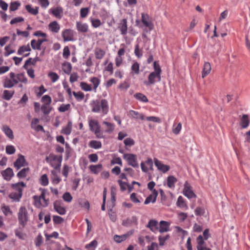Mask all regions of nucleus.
<instances>
[{"mask_svg": "<svg viewBox=\"0 0 250 250\" xmlns=\"http://www.w3.org/2000/svg\"><path fill=\"white\" fill-rule=\"evenodd\" d=\"M90 106L92 107V112L95 113L101 111L104 115H105L109 110L108 103L106 99L93 100L91 102Z\"/></svg>", "mask_w": 250, "mask_h": 250, "instance_id": "obj_1", "label": "nucleus"}, {"mask_svg": "<svg viewBox=\"0 0 250 250\" xmlns=\"http://www.w3.org/2000/svg\"><path fill=\"white\" fill-rule=\"evenodd\" d=\"M18 217L19 224L23 228L28 221V212L24 207H21L18 213Z\"/></svg>", "mask_w": 250, "mask_h": 250, "instance_id": "obj_2", "label": "nucleus"}, {"mask_svg": "<svg viewBox=\"0 0 250 250\" xmlns=\"http://www.w3.org/2000/svg\"><path fill=\"white\" fill-rule=\"evenodd\" d=\"M123 158L126 160L128 165L134 168L139 167L136 155L132 153H126L123 155Z\"/></svg>", "mask_w": 250, "mask_h": 250, "instance_id": "obj_3", "label": "nucleus"}, {"mask_svg": "<svg viewBox=\"0 0 250 250\" xmlns=\"http://www.w3.org/2000/svg\"><path fill=\"white\" fill-rule=\"evenodd\" d=\"M161 80V75H158L154 72H151L148 75V81L144 82L146 86L154 84L156 81L160 82Z\"/></svg>", "mask_w": 250, "mask_h": 250, "instance_id": "obj_4", "label": "nucleus"}, {"mask_svg": "<svg viewBox=\"0 0 250 250\" xmlns=\"http://www.w3.org/2000/svg\"><path fill=\"white\" fill-rule=\"evenodd\" d=\"M27 165H28V163L26 161L24 156L19 154L18 158L14 163V167L17 169V170H19L21 167H25Z\"/></svg>", "mask_w": 250, "mask_h": 250, "instance_id": "obj_5", "label": "nucleus"}, {"mask_svg": "<svg viewBox=\"0 0 250 250\" xmlns=\"http://www.w3.org/2000/svg\"><path fill=\"white\" fill-rule=\"evenodd\" d=\"M89 126L91 131H94L95 134L98 138H101V137L99 135V133L100 132V126L98 121L94 120H90L89 122Z\"/></svg>", "mask_w": 250, "mask_h": 250, "instance_id": "obj_6", "label": "nucleus"}, {"mask_svg": "<svg viewBox=\"0 0 250 250\" xmlns=\"http://www.w3.org/2000/svg\"><path fill=\"white\" fill-rule=\"evenodd\" d=\"M138 219L136 216H133L131 217H128L126 219L122 221V225L125 227H129L132 225H137Z\"/></svg>", "mask_w": 250, "mask_h": 250, "instance_id": "obj_7", "label": "nucleus"}, {"mask_svg": "<svg viewBox=\"0 0 250 250\" xmlns=\"http://www.w3.org/2000/svg\"><path fill=\"white\" fill-rule=\"evenodd\" d=\"M183 193L184 195L189 199L196 197V194L191 190L190 186L188 184L187 182H186L184 185Z\"/></svg>", "mask_w": 250, "mask_h": 250, "instance_id": "obj_8", "label": "nucleus"}, {"mask_svg": "<svg viewBox=\"0 0 250 250\" xmlns=\"http://www.w3.org/2000/svg\"><path fill=\"white\" fill-rule=\"evenodd\" d=\"M154 164L158 169L163 173H166L170 169V167L168 165H164L157 158L154 159Z\"/></svg>", "mask_w": 250, "mask_h": 250, "instance_id": "obj_9", "label": "nucleus"}, {"mask_svg": "<svg viewBox=\"0 0 250 250\" xmlns=\"http://www.w3.org/2000/svg\"><path fill=\"white\" fill-rule=\"evenodd\" d=\"M56 159L54 160L50 161V164L56 170H60L61 168V163L62 160V155H56Z\"/></svg>", "mask_w": 250, "mask_h": 250, "instance_id": "obj_10", "label": "nucleus"}, {"mask_svg": "<svg viewBox=\"0 0 250 250\" xmlns=\"http://www.w3.org/2000/svg\"><path fill=\"white\" fill-rule=\"evenodd\" d=\"M62 204L61 200H56L54 203V208L60 215H64L66 213V209L64 207H62Z\"/></svg>", "mask_w": 250, "mask_h": 250, "instance_id": "obj_11", "label": "nucleus"}, {"mask_svg": "<svg viewBox=\"0 0 250 250\" xmlns=\"http://www.w3.org/2000/svg\"><path fill=\"white\" fill-rule=\"evenodd\" d=\"M47 41L46 39H39L37 41L34 39L31 41V46L33 49L40 50L42 43Z\"/></svg>", "mask_w": 250, "mask_h": 250, "instance_id": "obj_12", "label": "nucleus"}, {"mask_svg": "<svg viewBox=\"0 0 250 250\" xmlns=\"http://www.w3.org/2000/svg\"><path fill=\"white\" fill-rule=\"evenodd\" d=\"M1 174L3 178L7 181H10L14 175L13 169L10 167H8L1 171Z\"/></svg>", "mask_w": 250, "mask_h": 250, "instance_id": "obj_13", "label": "nucleus"}, {"mask_svg": "<svg viewBox=\"0 0 250 250\" xmlns=\"http://www.w3.org/2000/svg\"><path fill=\"white\" fill-rule=\"evenodd\" d=\"M62 36L64 42L73 41V32L71 29H65L62 33Z\"/></svg>", "mask_w": 250, "mask_h": 250, "instance_id": "obj_14", "label": "nucleus"}, {"mask_svg": "<svg viewBox=\"0 0 250 250\" xmlns=\"http://www.w3.org/2000/svg\"><path fill=\"white\" fill-rule=\"evenodd\" d=\"M118 28L121 31L122 35H126L127 31V21L125 19H124L119 23Z\"/></svg>", "mask_w": 250, "mask_h": 250, "instance_id": "obj_15", "label": "nucleus"}, {"mask_svg": "<svg viewBox=\"0 0 250 250\" xmlns=\"http://www.w3.org/2000/svg\"><path fill=\"white\" fill-rule=\"evenodd\" d=\"M115 202H116V194L114 192L111 191L110 200L108 201V202H107V204H108L107 208H108L109 211H111L112 210V208L115 206Z\"/></svg>", "mask_w": 250, "mask_h": 250, "instance_id": "obj_16", "label": "nucleus"}, {"mask_svg": "<svg viewBox=\"0 0 250 250\" xmlns=\"http://www.w3.org/2000/svg\"><path fill=\"white\" fill-rule=\"evenodd\" d=\"M21 186L22 187H26V184L23 182H20L17 183L12 184L11 185V187L15 190L18 191V193H21V194L22 195V189L21 187Z\"/></svg>", "mask_w": 250, "mask_h": 250, "instance_id": "obj_17", "label": "nucleus"}, {"mask_svg": "<svg viewBox=\"0 0 250 250\" xmlns=\"http://www.w3.org/2000/svg\"><path fill=\"white\" fill-rule=\"evenodd\" d=\"M155 183L153 181L150 182L147 184L148 189H149L150 190H152L153 194L154 195V198H153V200L152 201L153 203L156 202V198L158 194V191L156 189H154V187H155Z\"/></svg>", "mask_w": 250, "mask_h": 250, "instance_id": "obj_18", "label": "nucleus"}, {"mask_svg": "<svg viewBox=\"0 0 250 250\" xmlns=\"http://www.w3.org/2000/svg\"><path fill=\"white\" fill-rule=\"evenodd\" d=\"M211 67L209 62H206L204 64V68L202 72V77L204 78L206 76L208 75L211 71Z\"/></svg>", "mask_w": 250, "mask_h": 250, "instance_id": "obj_19", "label": "nucleus"}, {"mask_svg": "<svg viewBox=\"0 0 250 250\" xmlns=\"http://www.w3.org/2000/svg\"><path fill=\"white\" fill-rule=\"evenodd\" d=\"M5 134L10 139L13 140L14 138L13 132L12 129L7 125H3L2 128Z\"/></svg>", "mask_w": 250, "mask_h": 250, "instance_id": "obj_20", "label": "nucleus"}, {"mask_svg": "<svg viewBox=\"0 0 250 250\" xmlns=\"http://www.w3.org/2000/svg\"><path fill=\"white\" fill-rule=\"evenodd\" d=\"M148 17H142V21L143 25L148 27L149 31L152 30L154 28V25L152 22L149 20L147 18Z\"/></svg>", "mask_w": 250, "mask_h": 250, "instance_id": "obj_21", "label": "nucleus"}, {"mask_svg": "<svg viewBox=\"0 0 250 250\" xmlns=\"http://www.w3.org/2000/svg\"><path fill=\"white\" fill-rule=\"evenodd\" d=\"M169 224L167 222L161 221L160 222V229L159 231L160 233L168 231L169 230Z\"/></svg>", "mask_w": 250, "mask_h": 250, "instance_id": "obj_22", "label": "nucleus"}, {"mask_svg": "<svg viewBox=\"0 0 250 250\" xmlns=\"http://www.w3.org/2000/svg\"><path fill=\"white\" fill-rule=\"evenodd\" d=\"M197 250H203V245L205 244L204 239L203 238V236L201 235H199L197 238ZM206 250H211L209 248H205Z\"/></svg>", "mask_w": 250, "mask_h": 250, "instance_id": "obj_23", "label": "nucleus"}, {"mask_svg": "<svg viewBox=\"0 0 250 250\" xmlns=\"http://www.w3.org/2000/svg\"><path fill=\"white\" fill-rule=\"evenodd\" d=\"M48 27L51 32L56 33H58L60 29V25L56 21L51 22L49 24Z\"/></svg>", "mask_w": 250, "mask_h": 250, "instance_id": "obj_24", "label": "nucleus"}, {"mask_svg": "<svg viewBox=\"0 0 250 250\" xmlns=\"http://www.w3.org/2000/svg\"><path fill=\"white\" fill-rule=\"evenodd\" d=\"M250 123V120L249 118V116L247 114L243 115L242 118H241V125L243 128H247Z\"/></svg>", "mask_w": 250, "mask_h": 250, "instance_id": "obj_25", "label": "nucleus"}, {"mask_svg": "<svg viewBox=\"0 0 250 250\" xmlns=\"http://www.w3.org/2000/svg\"><path fill=\"white\" fill-rule=\"evenodd\" d=\"M62 70L66 74H70L72 70V65L69 62H65L62 64Z\"/></svg>", "mask_w": 250, "mask_h": 250, "instance_id": "obj_26", "label": "nucleus"}, {"mask_svg": "<svg viewBox=\"0 0 250 250\" xmlns=\"http://www.w3.org/2000/svg\"><path fill=\"white\" fill-rule=\"evenodd\" d=\"M25 9L30 14L35 15L38 13L39 8L38 7H33L31 5L27 4L25 6Z\"/></svg>", "mask_w": 250, "mask_h": 250, "instance_id": "obj_27", "label": "nucleus"}, {"mask_svg": "<svg viewBox=\"0 0 250 250\" xmlns=\"http://www.w3.org/2000/svg\"><path fill=\"white\" fill-rule=\"evenodd\" d=\"M77 28L80 32L85 33L88 31V26L86 24L81 22H77Z\"/></svg>", "mask_w": 250, "mask_h": 250, "instance_id": "obj_28", "label": "nucleus"}, {"mask_svg": "<svg viewBox=\"0 0 250 250\" xmlns=\"http://www.w3.org/2000/svg\"><path fill=\"white\" fill-rule=\"evenodd\" d=\"M29 170L30 168L28 167L23 168L17 173V176L19 179L24 178L26 177Z\"/></svg>", "mask_w": 250, "mask_h": 250, "instance_id": "obj_29", "label": "nucleus"}, {"mask_svg": "<svg viewBox=\"0 0 250 250\" xmlns=\"http://www.w3.org/2000/svg\"><path fill=\"white\" fill-rule=\"evenodd\" d=\"M50 11L54 16H61L63 13L62 8L60 6L53 7L50 9Z\"/></svg>", "mask_w": 250, "mask_h": 250, "instance_id": "obj_30", "label": "nucleus"}, {"mask_svg": "<svg viewBox=\"0 0 250 250\" xmlns=\"http://www.w3.org/2000/svg\"><path fill=\"white\" fill-rule=\"evenodd\" d=\"M88 146L91 148L99 149L102 147V143L99 141L91 140L89 142Z\"/></svg>", "mask_w": 250, "mask_h": 250, "instance_id": "obj_31", "label": "nucleus"}, {"mask_svg": "<svg viewBox=\"0 0 250 250\" xmlns=\"http://www.w3.org/2000/svg\"><path fill=\"white\" fill-rule=\"evenodd\" d=\"M129 114L130 116L135 119H140L142 120H144V115L143 114H140L138 112L134 110H131L129 111Z\"/></svg>", "mask_w": 250, "mask_h": 250, "instance_id": "obj_32", "label": "nucleus"}, {"mask_svg": "<svg viewBox=\"0 0 250 250\" xmlns=\"http://www.w3.org/2000/svg\"><path fill=\"white\" fill-rule=\"evenodd\" d=\"M14 93L15 91L14 90L9 91L5 90L3 91L2 98L5 100H10L13 97Z\"/></svg>", "mask_w": 250, "mask_h": 250, "instance_id": "obj_33", "label": "nucleus"}, {"mask_svg": "<svg viewBox=\"0 0 250 250\" xmlns=\"http://www.w3.org/2000/svg\"><path fill=\"white\" fill-rule=\"evenodd\" d=\"M103 166L102 164H98L97 165H91L89 167L90 170L94 174H98L102 169Z\"/></svg>", "mask_w": 250, "mask_h": 250, "instance_id": "obj_34", "label": "nucleus"}, {"mask_svg": "<svg viewBox=\"0 0 250 250\" xmlns=\"http://www.w3.org/2000/svg\"><path fill=\"white\" fill-rule=\"evenodd\" d=\"M177 179L173 176H169L167 178V185L170 188H173L174 184L177 182Z\"/></svg>", "mask_w": 250, "mask_h": 250, "instance_id": "obj_35", "label": "nucleus"}, {"mask_svg": "<svg viewBox=\"0 0 250 250\" xmlns=\"http://www.w3.org/2000/svg\"><path fill=\"white\" fill-rule=\"evenodd\" d=\"M105 53L103 49L97 48L95 50V55L97 59H102L104 56Z\"/></svg>", "mask_w": 250, "mask_h": 250, "instance_id": "obj_36", "label": "nucleus"}, {"mask_svg": "<svg viewBox=\"0 0 250 250\" xmlns=\"http://www.w3.org/2000/svg\"><path fill=\"white\" fill-rule=\"evenodd\" d=\"M134 97L138 100L140 101L146 103L148 102V100L147 97L143 93H136Z\"/></svg>", "mask_w": 250, "mask_h": 250, "instance_id": "obj_37", "label": "nucleus"}, {"mask_svg": "<svg viewBox=\"0 0 250 250\" xmlns=\"http://www.w3.org/2000/svg\"><path fill=\"white\" fill-rule=\"evenodd\" d=\"M72 125V123L70 121L68 122L67 126L65 128H63L62 130V133L64 134L65 135H69L70 134L71 132Z\"/></svg>", "mask_w": 250, "mask_h": 250, "instance_id": "obj_38", "label": "nucleus"}, {"mask_svg": "<svg viewBox=\"0 0 250 250\" xmlns=\"http://www.w3.org/2000/svg\"><path fill=\"white\" fill-rule=\"evenodd\" d=\"M158 222L157 221L154 220H150L148 224L146 226V227L149 228L151 230L154 231L153 227L155 228L156 229H158L157 227Z\"/></svg>", "mask_w": 250, "mask_h": 250, "instance_id": "obj_39", "label": "nucleus"}, {"mask_svg": "<svg viewBox=\"0 0 250 250\" xmlns=\"http://www.w3.org/2000/svg\"><path fill=\"white\" fill-rule=\"evenodd\" d=\"M31 48L29 44L27 45H22L20 46L18 50V54L19 55H22L25 51H30Z\"/></svg>", "mask_w": 250, "mask_h": 250, "instance_id": "obj_40", "label": "nucleus"}, {"mask_svg": "<svg viewBox=\"0 0 250 250\" xmlns=\"http://www.w3.org/2000/svg\"><path fill=\"white\" fill-rule=\"evenodd\" d=\"M127 237V234H124L123 235H115L114 236V240L117 243H121L122 242L125 240Z\"/></svg>", "mask_w": 250, "mask_h": 250, "instance_id": "obj_41", "label": "nucleus"}, {"mask_svg": "<svg viewBox=\"0 0 250 250\" xmlns=\"http://www.w3.org/2000/svg\"><path fill=\"white\" fill-rule=\"evenodd\" d=\"M22 195L21 193L17 192H12L9 195V197L10 199H13L14 200L20 201V199Z\"/></svg>", "mask_w": 250, "mask_h": 250, "instance_id": "obj_42", "label": "nucleus"}, {"mask_svg": "<svg viewBox=\"0 0 250 250\" xmlns=\"http://www.w3.org/2000/svg\"><path fill=\"white\" fill-rule=\"evenodd\" d=\"M153 67L155 70L153 72L158 75H161L162 70L158 62L155 61L153 62Z\"/></svg>", "mask_w": 250, "mask_h": 250, "instance_id": "obj_43", "label": "nucleus"}, {"mask_svg": "<svg viewBox=\"0 0 250 250\" xmlns=\"http://www.w3.org/2000/svg\"><path fill=\"white\" fill-rule=\"evenodd\" d=\"M182 129V124L179 123L176 126H175V125L174 124L172 127V132L175 135H178L179 134L181 130Z\"/></svg>", "mask_w": 250, "mask_h": 250, "instance_id": "obj_44", "label": "nucleus"}, {"mask_svg": "<svg viewBox=\"0 0 250 250\" xmlns=\"http://www.w3.org/2000/svg\"><path fill=\"white\" fill-rule=\"evenodd\" d=\"M21 4L18 1H14L10 3L9 9L10 11H14L17 10L19 7L20 6Z\"/></svg>", "mask_w": 250, "mask_h": 250, "instance_id": "obj_45", "label": "nucleus"}, {"mask_svg": "<svg viewBox=\"0 0 250 250\" xmlns=\"http://www.w3.org/2000/svg\"><path fill=\"white\" fill-rule=\"evenodd\" d=\"M40 184L43 186H46L48 184V179L46 174H43L41 176Z\"/></svg>", "mask_w": 250, "mask_h": 250, "instance_id": "obj_46", "label": "nucleus"}, {"mask_svg": "<svg viewBox=\"0 0 250 250\" xmlns=\"http://www.w3.org/2000/svg\"><path fill=\"white\" fill-rule=\"evenodd\" d=\"M62 198L65 202L68 203L71 202L73 199L71 194L68 192H66L63 194Z\"/></svg>", "mask_w": 250, "mask_h": 250, "instance_id": "obj_47", "label": "nucleus"}, {"mask_svg": "<svg viewBox=\"0 0 250 250\" xmlns=\"http://www.w3.org/2000/svg\"><path fill=\"white\" fill-rule=\"evenodd\" d=\"M14 86L13 81L11 79H6L3 83V87L4 88H10Z\"/></svg>", "mask_w": 250, "mask_h": 250, "instance_id": "obj_48", "label": "nucleus"}, {"mask_svg": "<svg viewBox=\"0 0 250 250\" xmlns=\"http://www.w3.org/2000/svg\"><path fill=\"white\" fill-rule=\"evenodd\" d=\"M48 76L49 77H50L53 83L56 82L59 78L58 75L54 72H49Z\"/></svg>", "mask_w": 250, "mask_h": 250, "instance_id": "obj_49", "label": "nucleus"}, {"mask_svg": "<svg viewBox=\"0 0 250 250\" xmlns=\"http://www.w3.org/2000/svg\"><path fill=\"white\" fill-rule=\"evenodd\" d=\"M41 109L44 114L47 115L50 112L51 108L49 107V104H43L41 107Z\"/></svg>", "mask_w": 250, "mask_h": 250, "instance_id": "obj_50", "label": "nucleus"}, {"mask_svg": "<svg viewBox=\"0 0 250 250\" xmlns=\"http://www.w3.org/2000/svg\"><path fill=\"white\" fill-rule=\"evenodd\" d=\"M73 94L75 97V98L78 101H82L84 97V94L81 91L78 92H76L75 91L73 92Z\"/></svg>", "mask_w": 250, "mask_h": 250, "instance_id": "obj_51", "label": "nucleus"}, {"mask_svg": "<svg viewBox=\"0 0 250 250\" xmlns=\"http://www.w3.org/2000/svg\"><path fill=\"white\" fill-rule=\"evenodd\" d=\"M17 78L19 81L24 83H27V79L25 77L24 73H20L17 74Z\"/></svg>", "mask_w": 250, "mask_h": 250, "instance_id": "obj_52", "label": "nucleus"}, {"mask_svg": "<svg viewBox=\"0 0 250 250\" xmlns=\"http://www.w3.org/2000/svg\"><path fill=\"white\" fill-rule=\"evenodd\" d=\"M103 124L105 125L107 127V128L105 130L106 132H111L114 130V127L113 124L106 121H104Z\"/></svg>", "mask_w": 250, "mask_h": 250, "instance_id": "obj_53", "label": "nucleus"}, {"mask_svg": "<svg viewBox=\"0 0 250 250\" xmlns=\"http://www.w3.org/2000/svg\"><path fill=\"white\" fill-rule=\"evenodd\" d=\"M170 237V236L169 234H167L165 237H162L161 236H160L158 237V240L159 241V245L161 246H163L165 245V242L166 240H168Z\"/></svg>", "mask_w": 250, "mask_h": 250, "instance_id": "obj_54", "label": "nucleus"}, {"mask_svg": "<svg viewBox=\"0 0 250 250\" xmlns=\"http://www.w3.org/2000/svg\"><path fill=\"white\" fill-rule=\"evenodd\" d=\"M70 107V105L69 104H62L58 108V110L60 112H64L66 111H67L68 110H69Z\"/></svg>", "mask_w": 250, "mask_h": 250, "instance_id": "obj_55", "label": "nucleus"}, {"mask_svg": "<svg viewBox=\"0 0 250 250\" xmlns=\"http://www.w3.org/2000/svg\"><path fill=\"white\" fill-rule=\"evenodd\" d=\"M80 86L82 89L85 91H90L92 90L91 86L85 82H82Z\"/></svg>", "mask_w": 250, "mask_h": 250, "instance_id": "obj_56", "label": "nucleus"}, {"mask_svg": "<svg viewBox=\"0 0 250 250\" xmlns=\"http://www.w3.org/2000/svg\"><path fill=\"white\" fill-rule=\"evenodd\" d=\"M15 151L16 149L13 146L8 145L6 146V152L8 154H13Z\"/></svg>", "mask_w": 250, "mask_h": 250, "instance_id": "obj_57", "label": "nucleus"}, {"mask_svg": "<svg viewBox=\"0 0 250 250\" xmlns=\"http://www.w3.org/2000/svg\"><path fill=\"white\" fill-rule=\"evenodd\" d=\"M131 70L136 74L139 73V64L138 62H135L132 64Z\"/></svg>", "mask_w": 250, "mask_h": 250, "instance_id": "obj_58", "label": "nucleus"}, {"mask_svg": "<svg viewBox=\"0 0 250 250\" xmlns=\"http://www.w3.org/2000/svg\"><path fill=\"white\" fill-rule=\"evenodd\" d=\"M42 101L44 103V104H50L52 100L51 97L49 96L45 95L42 97Z\"/></svg>", "mask_w": 250, "mask_h": 250, "instance_id": "obj_59", "label": "nucleus"}, {"mask_svg": "<svg viewBox=\"0 0 250 250\" xmlns=\"http://www.w3.org/2000/svg\"><path fill=\"white\" fill-rule=\"evenodd\" d=\"M53 220L55 224H60L64 221V219L59 216H53Z\"/></svg>", "mask_w": 250, "mask_h": 250, "instance_id": "obj_60", "label": "nucleus"}, {"mask_svg": "<svg viewBox=\"0 0 250 250\" xmlns=\"http://www.w3.org/2000/svg\"><path fill=\"white\" fill-rule=\"evenodd\" d=\"M90 82L93 83L94 89L96 90L100 84V80L96 77H93L91 79Z\"/></svg>", "mask_w": 250, "mask_h": 250, "instance_id": "obj_61", "label": "nucleus"}, {"mask_svg": "<svg viewBox=\"0 0 250 250\" xmlns=\"http://www.w3.org/2000/svg\"><path fill=\"white\" fill-rule=\"evenodd\" d=\"M91 21L92 23V26L94 28H97L99 27L101 24V22L100 20L99 19H91Z\"/></svg>", "mask_w": 250, "mask_h": 250, "instance_id": "obj_62", "label": "nucleus"}, {"mask_svg": "<svg viewBox=\"0 0 250 250\" xmlns=\"http://www.w3.org/2000/svg\"><path fill=\"white\" fill-rule=\"evenodd\" d=\"M134 53L135 55L139 58H140L143 55L142 51L141 49H139V45L138 44H137L135 46Z\"/></svg>", "mask_w": 250, "mask_h": 250, "instance_id": "obj_63", "label": "nucleus"}, {"mask_svg": "<svg viewBox=\"0 0 250 250\" xmlns=\"http://www.w3.org/2000/svg\"><path fill=\"white\" fill-rule=\"evenodd\" d=\"M124 143L125 146H133L135 144L134 141L130 138H126L124 140Z\"/></svg>", "mask_w": 250, "mask_h": 250, "instance_id": "obj_64", "label": "nucleus"}]
</instances>
